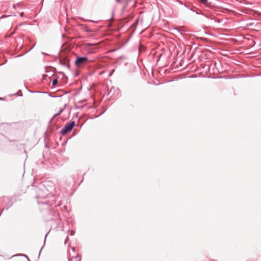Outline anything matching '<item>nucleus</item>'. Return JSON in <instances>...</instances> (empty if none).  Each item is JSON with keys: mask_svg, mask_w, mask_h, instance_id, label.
<instances>
[{"mask_svg": "<svg viewBox=\"0 0 261 261\" xmlns=\"http://www.w3.org/2000/svg\"><path fill=\"white\" fill-rule=\"evenodd\" d=\"M75 125V122L72 121L69 124H67L61 130V133L62 135H65L70 132Z\"/></svg>", "mask_w": 261, "mask_h": 261, "instance_id": "1", "label": "nucleus"}, {"mask_svg": "<svg viewBox=\"0 0 261 261\" xmlns=\"http://www.w3.org/2000/svg\"><path fill=\"white\" fill-rule=\"evenodd\" d=\"M58 83V80L57 79H54L53 82L52 84L53 86H56Z\"/></svg>", "mask_w": 261, "mask_h": 261, "instance_id": "3", "label": "nucleus"}, {"mask_svg": "<svg viewBox=\"0 0 261 261\" xmlns=\"http://www.w3.org/2000/svg\"><path fill=\"white\" fill-rule=\"evenodd\" d=\"M23 16V12H21V14H20V16Z\"/></svg>", "mask_w": 261, "mask_h": 261, "instance_id": "6", "label": "nucleus"}, {"mask_svg": "<svg viewBox=\"0 0 261 261\" xmlns=\"http://www.w3.org/2000/svg\"><path fill=\"white\" fill-rule=\"evenodd\" d=\"M88 61L87 57H78L75 61V64L77 67H81L84 64H85Z\"/></svg>", "mask_w": 261, "mask_h": 261, "instance_id": "2", "label": "nucleus"}, {"mask_svg": "<svg viewBox=\"0 0 261 261\" xmlns=\"http://www.w3.org/2000/svg\"><path fill=\"white\" fill-rule=\"evenodd\" d=\"M202 3L204 4L207 2V0H200Z\"/></svg>", "mask_w": 261, "mask_h": 261, "instance_id": "5", "label": "nucleus"}, {"mask_svg": "<svg viewBox=\"0 0 261 261\" xmlns=\"http://www.w3.org/2000/svg\"><path fill=\"white\" fill-rule=\"evenodd\" d=\"M144 48V46L143 45H140L139 46V50L141 51L143 48Z\"/></svg>", "mask_w": 261, "mask_h": 261, "instance_id": "4", "label": "nucleus"}, {"mask_svg": "<svg viewBox=\"0 0 261 261\" xmlns=\"http://www.w3.org/2000/svg\"><path fill=\"white\" fill-rule=\"evenodd\" d=\"M116 1H117V2H121V1H120V0H116Z\"/></svg>", "mask_w": 261, "mask_h": 261, "instance_id": "7", "label": "nucleus"}]
</instances>
